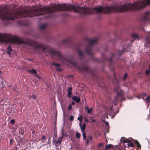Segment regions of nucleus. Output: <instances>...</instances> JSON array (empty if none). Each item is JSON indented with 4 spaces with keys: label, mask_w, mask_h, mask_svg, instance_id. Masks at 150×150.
I'll return each mask as SVG.
<instances>
[{
    "label": "nucleus",
    "mask_w": 150,
    "mask_h": 150,
    "mask_svg": "<svg viewBox=\"0 0 150 150\" xmlns=\"http://www.w3.org/2000/svg\"><path fill=\"white\" fill-rule=\"evenodd\" d=\"M140 0L133 3H128L125 5L117 4L112 6H98L92 8L87 7H80L72 4H54L47 7L44 6L38 9V16L47 13H54L58 11H72L83 15L91 14H109L114 12L137 11L150 6V0Z\"/></svg>",
    "instance_id": "nucleus-1"
},
{
    "label": "nucleus",
    "mask_w": 150,
    "mask_h": 150,
    "mask_svg": "<svg viewBox=\"0 0 150 150\" xmlns=\"http://www.w3.org/2000/svg\"><path fill=\"white\" fill-rule=\"evenodd\" d=\"M51 53L54 56L56 57L58 60L62 62L64 64H67L68 63L72 65L74 67L78 69L79 70L86 75L88 74L91 78L95 76V71L91 69L88 66H78L77 63L72 58L67 59L65 57L62 55L61 52L55 50H52L50 51Z\"/></svg>",
    "instance_id": "nucleus-2"
},
{
    "label": "nucleus",
    "mask_w": 150,
    "mask_h": 150,
    "mask_svg": "<svg viewBox=\"0 0 150 150\" xmlns=\"http://www.w3.org/2000/svg\"><path fill=\"white\" fill-rule=\"evenodd\" d=\"M11 40L12 42L14 44L20 45L24 44L34 47L35 50L41 49L42 51H44L45 49V47L42 44H38L35 42L29 40L24 41L18 37L13 36Z\"/></svg>",
    "instance_id": "nucleus-3"
},
{
    "label": "nucleus",
    "mask_w": 150,
    "mask_h": 150,
    "mask_svg": "<svg viewBox=\"0 0 150 150\" xmlns=\"http://www.w3.org/2000/svg\"><path fill=\"white\" fill-rule=\"evenodd\" d=\"M86 40L88 43L86 45L84 51L89 56H92L93 54L92 51L93 46L96 43L98 38H95L92 40L90 38H87Z\"/></svg>",
    "instance_id": "nucleus-4"
},
{
    "label": "nucleus",
    "mask_w": 150,
    "mask_h": 150,
    "mask_svg": "<svg viewBox=\"0 0 150 150\" xmlns=\"http://www.w3.org/2000/svg\"><path fill=\"white\" fill-rule=\"evenodd\" d=\"M117 52H118L119 55H117V57H115L116 54H112L111 57L109 58L106 57L105 59L107 61L109 62V65L110 67L113 66L114 64L116 63V62L115 61V60H117L119 59V56L121 55L123 52V50L122 51H120L119 50H117Z\"/></svg>",
    "instance_id": "nucleus-5"
},
{
    "label": "nucleus",
    "mask_w": 150,
    "mask_h": 150,
    "mask_svg": "<svg viewBox=\"0 0 150 150\" xmlns=\"http://www.w3.org/2000/svg\"><path fill=\"white\" fill-rule=\"evenodd\" d=\"M10 40L9 35L6 34H0V43H8Z\"/></svg>",
    "instance_id": "nucleus-6"
},
{
    "label": "nucleus",
    "mask_w": 150,
    "mask_h": 150,
    "mask_svg": "<svg viewBox=\"0 0 150 150\" xmlns=\"http://www.w3.org/2000/svg\"><path fill=\"white\" fill-rule=\"evenodd\" d=\"M125 100L124 96V93L122 91L117 93V97H116L115 101L117 102V101H118L119 100H121L122 101H123Z\"/></svg>",
    "instance_id": "nucleus-7"
},
{
    "label": "nucleus",
    "mask_w": 150,
    "mask_h": 150,
    "mask_svg": "<svg viewBox=\"0 0 150 150\" xmlns=\"http://www.w3.org/2000/svg\"><path fill=\"white\" fill-rule=\"evenodd\" d=\"M64 136V132L63 131L62 132V135L61 137L58 138V140H57L56 139H54L53 141V142L57 146L59 145L62 142V139Z\"/></svg>",
    "instance_id": "nucleus-8"
},
{
    "label": "nucleus",
    "mask_w": 150,
    "mask_h": 150,
    "mask_svg": "<svg viewBox=\"0 0 150 150\" xmlns=\"http://www.w3.org/2000/svg\"><path fill=\"white\" fill-rule=\"evenodd\" d=\"M142 21L145 22H150V12L147 11L144 14Z\"/></svg>",
    "instance_id": "nucleus-9"
},
{
    "label": "nucleus",
    "mask_w": 150,
    "mask_h": 150,
    "mask_svg": "<svg viewBox=\"0 0 150 150\" xmlns=\"http://www.w3.org/2000/svg\"><path fill=\"white\" fill-rule=\"evenodd\" d=\"M145 46L148 47L150 46V31L147 32L146 37V38L145 43L144 44Z\"/></svg>",
    "instance_id": "nucleus-10"
},
{
    "label": "nucleus",
    "mask_w": 150,
    "mask_h": 150,
    "mask_svg": "<svg viewBox=\"0 0 150 150\" xmlns=\"http://www.w3.org/2000/svg\"><path fill=\"white\" fill-rule=\"evenodd\" d=\"M131 37L134 39V40H139L141 38V36L137 33H132L131 34Z\"/></svg>",
    "instance_id": "nucleus-11"
},
{
    "label": "nucleus",
    "mask_w": 150,
    "mask_h": 150,
    "mask_svg": "<svg viewBox=\"0 0 150 150\" xmlns=\"http://www.w3.org/2000/svg\"><path fill=\"white\" fill-rule=\"evenodd\" d=\"M123 141H124V143H128L127 147H134V144L133 143V142H132L130 140H128L127 139H123Z\"/></svg>",
    "instance_id": "nucleus-12"
},
{
    "label": "nucleus",
    "mask_w": 150,
    "mask_h": 150,
    "mask_svg": "<svg viewBox=\"0 0 150 150\" xmlns=\"http://www.w3.org/2000/svg\"><path fill=\"white\" fill-rule=\"evenodd\" d=\"M72 89V88L70 86L67 89V91H68L67 96L70 98L71 97V95L72 94L71 91Z\"/></svg>",
    "instance_id": "nucleus-13"
},
{
    "label": "nucleus",
    "mask_w": 150,
    "mask_h": 150,
    "mask_svg": "<svg viewBox=\"0 0 150 150\" xmlns=\"http://www.w3.org/2000/svg\"><path fill=\"white\" fill-rule=\"evenodd\" d=\"M71 37H69L68 38L62 41V43L64 44H69L71 42Z\"/></svg>",
    "instance_id": "nucleus-14"
},
{
    "label": "nucleus",
    "mask_w": 150,
    "mask_h": 150,
    "mask_svg": "<svg viewBox=\"0 0 150 150\" xmlns=\"http://www.w3.org/2000/svg\"><path fill=\"white\" fill-rule=\"evenodd\" d=\"M72 100L75 101L76 103H79L80 101V98L76 96H74L72 98Z\"/></svg>",
    "instance_id": "nucleus-15"
},
{
    "label": "nucleus",
    "mask_w": 150,
    "mask_h": 150,
    "mask_svg": "<svg viewBox=\"0 0 150 150\" xmlns=\"http://www.w3.org/2000/svg\"><path fill=\"white\" fill-rule=\"evenodd\" d=\"M135 143H136L137 147L136 149V150H141V146L139 142L138 141L136 140L135 141Z\"/></svg>",
    "instance_id": "nucleus-16"
},
{
    "label": "nucleus",
    "mask_w": 150,
    "mask_h": 150,
    "mask_svg": "<svg viewBox=\"0 0 150 150\" xmlns=\"http://www.w3.org/2000/svg\"><path fill=\"white\" fill-rule=\"evenodd\" d=\"M77 52L79 55V56L80 58L81 59H82L83 57V52H82L81 51V50L79 49H78L77 50Z\"/></svg>",
    "instance_id": "nucleus-17"
},
{
    "label": "nucleus",
    "mask_w": 150,
    "mask_h": 150,
    "mask_svg": "<svg viewBox=\"0 0 150 150\" xmlns=\"http://www.w3.org/2000/svg\"><path fill=\"white\" fill-rule=\"evenodd\" d=\"M146 93L145 92L139 95L138 96V98H142L143 99L144 97H146Z\"/></svg>",
    "instance_id": "nucleus-18"
},
{
    "label": "nucleus",
    "mask_w": 150,
    "mask_h": 150,
    "mask_svg": "<svg viewBox=\"0 0 150 150\" xmlns=\"http://www.w3.org/2000/svg\"><path fill=\"white\" fill-rule=\"evenodd\" d=\"M12 51V49L11 48L10 45H9L8 47H7L6 51L7 53L9 55L11 54V52Z\"/></svg>",
    "instance_id": "nucleus-19"
},
{
    "label": "nucleus",
    "mask_w": 150,
    "mask_h": 150,
    "mask_svg": "<svg viewBox=\"0 0 150 150\" xmlns=\"http://www.w3.org/2000/svg\"><path fill=\"white\" fill-rule=\"evenodd\" d=\"M144 100L147 104L150 103V96H148Z\"/></svg>",
    "instance_id": "nucleus-20"
},
{
    "label": "nucleus",
    "mask_w": 150,
    "mask_h": 150,
    "mask_svg": "<svg viewBox=\"0 0 150 150\" xmlns=\"http://www.w3.org/2000/svg\"><path fill=\"white\" fill-rule=\"evenodd\" d=\"M86 125L85 124H83L81 127V129L82 132H84L85 130Z\"/></svg>",
    "instance_id": "nucleus-21"
},
{
    "label": "nucleus",
    "mask_w": 150,
    "mask_h": 150,
    "mask_svg": "<svg viewBox=\"0 0 150 150\" xmlns=\"http://www.w3.org/2000/svg\"><path fill=\"white\" fill-rule=\"evenodd\" d=\"M85 109L86 110H87L88 113V114H90L91 113V111L93 110V108H91L90 109H89L87 106L85 107Z\"/></svg>",
    "instance_id": "nucleus-22"
},
{
    "label": "nucleus",
    "mask_w": 150,
    "mask_h": 150,
    "mask_svg": "<svg viewBox=\"0 0 150 150\" xmlns=\"http://www.w3.org/2000/svg\"><path fill=\"white\" fill-rule=\"evenodd\" d=\"M92 138L91 136H89L88 137V138L87 139V140L86 143V144L88 145V144L89 141H91L92 140Z\"/></svg>",
    "instance_id": "nucleus-23"
},
{
    "label": "nucleus",
    "mask_w": 150,
    "mask_h": 150,
    "mask_svg": "<svg viewBox=\"0 0 150 150\" xmlns=\"http://www.w3.org/2000/svg\"><path fill=\"white\" fill-rule=\"evenodd\" d=\"M28 71L32 74H36L37 72V71L34 69H32V70H28Z\"/></svg>",
    "instance_id": "nucleus-24"
},
{
    "label": "nucleus",
    "mask_w": 150,
    "mask_h": 150,
    "mask_svg": "<svg viewBox=\"0 0 150 150\" xmlns=\"http://www.w3.org/2000/svg\"><path fill=\"white\" fill-rule=\"evenodd\" d=\"M46 25L45 24H42L40 26V29L41 30H42L46 27Z\"/></svg>",
    "instance_id": "nucleus-25"
},
{
    "label": "nucleus",
    "mask_w": 150,
    "mask_h": 150,
    "mask_svg": "<svg viewBox=\"0 0 150 150\" xmlns=\"http://www.w3.org/2000/svg\"><path fill=\"white\" fill-rule=\"evenodd\" d=\"M51 64H52L53 65L57 67H60L61 66V65L59 64L55 63L54 62H51Z\"/></svg>",
    "instance_id": "nucleus-26"
},
{
    "label": "nucleus",
    "mask_w": 150,
    "mask_h": 150,
    "mask_svg": "<svg viewBox=\"0 0 150 150\" xmlns=\"http://www.w3.org/2000/svg\"><path fill=\"white\" fill-rule=\"evenodd\" d=\"M76 138L77 139H79L80 138L81 135V134L79 133L78 132H76Z\"/></svg>",
    "instance_id": "nucleus-27"
},
{
    "label": "nucleus",
    "mask_w": 150,
    "mask_h": 150,
    "mask_svg": "<svg viewBox=\"0 0 150 150\" xmlns=\"http://www.w3.org/2000/svg\"><path fill=\"white\" fill-rule=\"evenodd\" d=\"M82 135L83 136V139L84 140H86V134L85 132H82Z\"/></svg>",
    "instance_id": "nucleus-28"
},
{
    "label": "nucleus",
    "mask_w": 150,
    "mask_h": 150,
    "mask_svg": "<svg viewBox=\"0 0 150 150\" xmlns=\"http://www.w3.org/2000/svg\"><path fill=\"white\" fill-rule=\"evenodd\" d=\"M145 73L147 76H149L150 74V70H147L145 71Z\"/></svg>",
    "instance_id": "nucleus-29"
},
{
    "label": "nucleus",
    "mask_w": 150,
    "mask_h": 150,
    "mask_svg": "<svg viewBox=\"0 0 150 150\" xmlns=\"http://www.w3.org/2000/svg\"><path fill=\"white\" fill-rule=\"evenodd\" d=\"M33 98V99H36V96L35 95H33L32 96H29V99H31Z\"/></svg>",
    "instance_id": "nucleus-30"
},
{
    "label": "nucleus",
    "mask_w": 150,
    "mask_h": 150,
    "mask_svg": "<svg viewBox=\"0 0 150 150\" xmlns=\"http://www.w3.org/2000/svg\"><path fill=\"white\" fill-rule=\"evenodd\" d=\"M112 147V145L110 144L106 145V148H108V149H110Z\"/></svg>",
    "instance_id": "nucleus-31"
},
{
    "label": "nucleus",
    "mask_w": 150,
    "mask_h": 150,
    "mask_svg": "<svg viewBox=\"0 0 150 150\" xmlns=\"http://www.w3.org/2000/svg\"><path fill=\"white\" fill-rule=\"evenodd\" d=\"M19 132L21 135H23L24 134V130L23 129H21L19 131Z\"/></svg>",
    "instance_id": "nucleus-32"
},
{
    "label": "nucleus",
    "mask_w": 150,
    "mask_h": 150,
    "mask_svg": "<svg viewBox=\"0 0 150 150\" xmlns=\"http://www.w3.org/2000/svg\"><path fill=\"white\" fill-rule=\"evenodd\" d=\"M74 119V117L72 115H71L69 118V120L70 121H73Z\"/></svg>",
    "instance_id": "nucleus-33"
},
{
    "label": "nucleus",
    "mask_w": 150,
    "mask_h": 150,
    "mask_svg": "<svg viewBox=\"0 0 150 150\" xmlns=\"http://www.w3.org/2000/svg\"><path fill=\"white\" fill-rule=\"evenodd\" d=\"M78 120H79L80 122H82V119L81 116H80L78 117Z\"/></svg>",
    "instance_id": "nucleus-34"
},
{
    "label": "nucleus",
    "mask_w": 150,
    "mask_h": 150,
    "mask_svg": "<svg viewBox=\"0 0 150 150\" xmlns=\"http://www.w3.org/2000/svg\"><path fill=\"white\" fill-rule=\"evenodd\" d=\"M103 121L104 122H105V123L106 124V126H107L108 127H109V123L108 122H106L105 121V120H103Z\"/></svg>",
    "instance_id": "nucleus-35"
},
{
    "label": "nucleus",
    "mask_w": 150,
    "mask_h": 150,
    "mask_svg": "<svg viewBox=\"0 0 150 150\" xmlns=\"http://www.w3.org/2000/svg\"><path fill=\"white\" fill-rule=\"evenodd\" d=\"M127 74L126 73H125V74L123 76V80H125L126 79V78L127 77Z\"/></svg>",
    "instance_id": "nucleus-36"
},
{
    "label": "nucleus",
    "mask_w": 150,
    "mask_h": 150,
    "mask_svg": "<svg viewBox=\"0 0 150 150\" xmlns=\"http://www.w3.org/2000/svg\"><path fill=\"white\" fill-rule=\"evenodd\" d=\"M15 122V120L14 119H12L10 120V123L12 124H13Z\"/></svg>",
    "instance_id": "nucleus-37"
},
{
    "label": "nucleus",
    "mask_w": 150,
    "mask_h": 150,
    "mask_svg": "<svg viewBox=\"0 0 150 150\" xmlns=\"http://www.w3.org/2000/svg\"><path fill=\"white\" fill-rule=\"evenodd\" d=\"M72 109V105H69L68 108V110H71Z\"/></svg>",
    "instance_id": "nucleus-38"
},
{
    "label": "nucleus",
    "mask_w": 150,
    "mask_h": 150,
    "mask_svg": "<svg viewBox=\"0 0 150 150\" xmlns=\"http://www.w3.org/2000/svg\"><path fill=\"white\" fill-rule=\"evenodd\" d=\"M84 121L85 122H88V120L85 117H84Z\"/></svg>",
    "instance_id": "nucleus-39"
},
{
    "label": "nucleus",
    "mask_w": 150,
    "mask_h": 150,
    "mask_svg": "<svg viewBox=\"0 0 150 150\" xmlns=\"http://www.w3.org/2000/svg\"><path fill=\"white\" fill-rule=\"evenodd\" d=\"M56 70L57 71H62V69L61 68H57L56 69Z\"/></svg>",
    "instance_id": "nucleus-40"
},
{
    "label": "nucleus",
    "mask_w": 150,
    "mask_h": 150,
    "mask_svg": "<svg viewBox=\"0 0 150 150\" xmlns=\"http://www.w3.org/2000/svg\"><path fill=\"white\" fill-rule=\"evenodd\" d=\"M45 136L43 135L42 136V138H41V140H43L45 139Z\"/></svg>",
    "instance_id": "nucleus-41"
},
{
    "label": "nucleus",
    "mask_w": 150,
    "mask_h": 150,
    "mask_svg": "<svg viewBox=\"0 0 150 150\" xmlns=\"http://www.w3.org/2000/svg\"><path fill=\"white\" fill-rule=\"evenodd\" d=\"M13 140L12 139H11L10 140V144H11L13 142Z\"/></svg>",
    "instance_id": "nucleus-42"
},
{
    "label": "nucleus",
    "mask_w": 150,
    "mask_h": 150,
    "mask_svg": "<svg viewBox=\"0 0 150 150\" xmlns=\"http://www.w3.org/2000/svg\"><path fill=\"white\" fill-rule=\"evenodd\" d=\"M96 122V120L95 119H93V120H92V122H90V121H89V122Z\"/></svg>",
    "instance_id": "nucleus-43"
},
{
    "label": "nucleus",
    "mask_w": 150,
    "mask_h": 150,
    "mask_svg": "<svg viewBox=\"0 0 150 150\" xmlns=\"http://www.w3.org/2000/svg\"><path fill=\"white\" fill-rule=\"evenodd\" d=\"M18 23H19V24L21 25H23V21H21V22Z\"/></svg>",
    "instance_id": "nucleus-44"
},
{
    "label": "nucleus",
    "mask_w": 150,
    "mask_h": 150,
    "mask_svg": "<svg viewBox=\"0 0 150 150\" xmlns=\"http://www.w3.org/2000/svg\"><path fill=\"white\" fill-rule=\"evenodd\" d=\"M74 104H75L74 102V101H72L71 103V105H74Z\"/></svg>",
    "instance_id": "nucleus-45"
},
{
    "label": "nucleus",
    "mask_w": 150,
    "mask_h": 150,
    "mask_svg": "<svg viewBox=\"0 0 150 150\" xmlns=\"http://www.w3.org/2000/svg\"><path fill=\"white\" fill-rule=\"evenodd\" d=\"M81 123H82V122H80V123H79V126L81 127Z\"/></svg>",
    "instance_id": "nucleus-46"
},
{
    "label": "nucleus",
    "mask_w": 150,
    "mask_h": 150,
    "mask_svg": "<svg viewBox=\"0 0 150 150\" xmlns=\"http://www.w3.org/2000/svg\"><path fill=\"white\" fill-rule=\"evenodd\" d=\"M103 145V144H100L99 145V146H102Z\"/></svg>",
    "instance_id": "nucleus-47"
},
{
    "label": "nucleus",
    "mask_w": 150,
    "mask_h": 150,
    "mask_svg": "<svg viewBox=\"0 0 150 150\" xmlns=\"http://www.w3.org/2000/svg\"><path fill=\"white\" fill-rule=\"evenodd\" d=\"M118 111H117V112H116L115 113V114H116L117 113H118Z\"/></svg>",
    "instance_id": "nucleus-48"
},
{
    "label": "nucleus",
    "mask_w": 150,
    "mask_h": 150,
    "mask_svg": "<svg viewBox=\"0 0 150 150\" xmlns=\"http://www.w3.org/2000/svg\"><path fill=\"white\" fill-rule=\"evenodd\" d=\"M70 76V77H72V76H73V75H71V76Z\"/></svg>",
    "instance_id": "nucleus-49"
},
{
    "label": "nucleus",
    "mask_w": 150,
    "mask_h": 150,
    "mask_svg": "<svg viewBox=\"0 0 150 150\" xmlns=\"http://www.w3.org/2000/svg\"><path fill=\"white\" fill-rule=\"evenodd\" d=\"M108 149V148H106V149H105V150H107V149Z\"/></svg>",
    "instance_id": "nucleus-50"
},
{
    "label": "nucleus",
    "mask_w": 150,
    "mask_h": 150,
    "mask_svg": "<svg viewBox=\"0 0 150 150\" xmlns=\"http://www.w3.org/2000/svg\"><path fill=\"white\" fill-rule=\"evenodd\" d=\"M149 68L150 69V64L149 65Z\"/></svg>",
    "instance_id": "nucleus-51"
},
{
    "label": "nucleus",
    "mask_w": 150,
    "mask_h": 150,
    "mask_svg": "<svg viewBox=\"0 0 150 150\" xmlns=\"http://www.w3.org/2000/svg\"><path fill=\"white\" fill-rule=\"evenodd\" d=\"M28 60H29V61H31V60L30 59H28Z\"/></svg>",
    "instance_id": "nucleus-52"
},
{
    "label": "nucleus",
    "mask_w": 150,
    "mask_h": 150,
    "mask_svg": "<svg viewBox=\"0 0 150 150\" xmlns=\"http://www.w3.org/2000/svg\"><path fill=\"white\" fill-rule=\"evenodd\" d=\"M38 76V77L39 78H40V77L39 76Z\"/></svg>",
    "instance_id": "nucleus-53"
},
{
    "label": "nucleus",
    "mask_w": 150,
    "mask_h": 150,
    "mask_svg": "<svg viewBox=\"0 0 150 150\" xmlns=\"http://www.w3.org/2000/svg\"><path fill=\"white\" fill-rule=\"evenodd\" d=\"M111 110H112V108H111Z\"/></svg>",
    "instance_id": "nucleus-54"
},
{
    "label": "nucleus",
    "mask_w": 150,
    "mask_h": 150,
    "mask_svg": "<svg viewBox=\"0 0 150 150\" xmlns=\"http://www.w3.org/2000/svg\"><path fill=\"white\" fill-rule=\"evenodd\" d=\"M107 117L108 118V116H107V117Z\"/></svg>",
    "instance_id": "nucleus-55"
},
{
    "label": "nucleus",
    "mask_w": 150,
    "mask_h": 150,
    "mask_svg": "<svg viewBox=\"0 0 150 150\" xmlns=\"http://www.w3.org/2000/svg\"><path fill=\"white\" fill-rule=\"evenodd\" d=\"M107 117L108 118V116H107V117Z\"/></svg>",
    "instance_id": "nucleus-56"
},
{
    "label": "nucleus",
    "mask_w": 150,
    "mask_h": 150,
    "mask_svg": "<svg viewBox=\"0 0 150 150\" xmlns=\"http://www.w3.org/2000/svg\"><path fill=\"white\" fill-rule=\"evenodd\" d=\"M114 75H115V73H114Z\"/></svg>",
    "instance_id": "nucleus-57"
}]
</instances>
